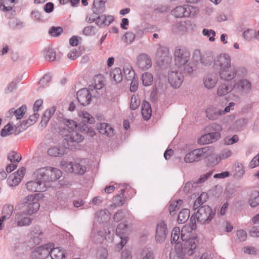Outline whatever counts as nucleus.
<instances>
[{
    "label": "nucleus",
    "mask_w": 259,
    "mask_h": 259,
    "mask_svg": "<svg viewBox=\"0 0 259 259\" xmlns=\"http://www.w3.org/2000/svg\"><path fill=\"white\" fill-rule=\"evenodd\" d=\"M231 64L230 56L228 54H221L215 57L214 67H219L222 69Z\"/></svg>",
    "instance_id": "4468645a"
},
{
    "label": "nucleus",
    "mask_w": 259,
    "mask_h": 259,
    "mask_svg": "<svg viewBox=\"0 0 259 259\" xmlns=\"http://www.w3.org/2000/svg\"><path fill=\"white\" fill-rule=\"evenodd\" d=\"M92 9L94 14H102L105 10V2L104 0H94Z\"/></svg>",
    "instance_id": "b1692460"
},
{
    "label": "nucleus",
    "mask_w": 259,
    "mask_h": 259,
    "mask_svg": "<svg viewBox=\"0 0 259 259\" xmlns=\"http://www.w3.org/2000/svg\"><path fill=\"white\" fill-rule=\"evenodd\" d=\"M215 57L211 51H207L201 54L200 57V63L205 66H210L213 63L214 65Z\"/></svg>",
    "instance_id": "a211bd4d"
},
{
    "label": "nucleus",
    "mask_w": 259,
    "mask_h": 259,
    "mask_svg": "<svg viewBox=\"0 0 259 259\" xmlns=\"http://www.w3.org/2000/svg\"><path fill=\"white\" fill-rule=\"evenodd\" d=\"M239 140L238 136L236 135H234L232 137H227L224 139V144L226 145H232Z\"/></svg>",
    "instance_id": "774afa93"
},
{
    "label": "nucleus",
    "mask_w": 259,
    "mask_h": 259,
    "mask_svg": "<svg viewBox=\"0 0 259 259\" xmlns=\"http://www.w3.org/2000/svg\"><path fill=\"white\" fill-rule=\"evenodd\" d=\"M202 34L204 36L209 37V40L210 41H214L215 40L214 36H215V32L212 29H207L204 28L202 30Z\"/></svg>",
    "instance_id": "052dcab7"
},
{
    "label": "nucleus",
    "mask_w": 259,
    "mask_h": 259,
    "mask_svg": "<svg viewBox=\"0 0 259 259\" xmlns=\"http://www.w3.org/2000/svg\"><path fill=\"white\" fill-rule=\"evenodd\" d=\"M198 142L200 144H206L208 143H212V140L210 137L209 133L202 136L199 139Z\"/></svg>",
    "instance_id": "338daca9"
},
{
    "label": "nucleus",
    "mask_w": 259,
    "mask_h": 259,
    "mask_svg": "<svg viewBox=\"0 0 259 259\" xmlns=\"http://www.w3.org/2000/svg\"><path fill=\"white\" fill-rule=\"evenodd\" d=\"M168 234L166 224L164 221H160L156 225L155 239L157 243L163 242Z\"/></svg>",
    "instance_id": "1a4fd4ad"
},
{
    "label": "nucleus",
    "mask_w": 259,
    "mask_h": 259,
    "mask_svg": "<svg viewBox=\"0 0 259 259\" xmlns=\"http://www.w3.org/2000/svg\"><path fill=\"white\" fill-rule=\"evenodd\" d=\"M50 254L52 259H65V250L60 247L53 248Z\"/></svg>",
    "instance_id": "cd10ccee"
},
{
    "label": "nucleus",
    "mask_w": 259,
    "mask_h": 259,
    "mask_svg": "<svg viewBox=\"0 0 259 259\" xmlns=\"http://www.w3.org/2000/svg\"><path fill=\"white\" fill-rule=\"evenodd\" d=\"M9 26L13 29H19L23 26V23L21 21L16 18H14L9 22Z\"/></svg>",
    "instance_id": "4d7b16f0"
},
{
    "label": "nucleus",
    "mask_w": 259,
    "mask_h": 259,
    "mask_svg": "<svg viewBox=\"0 0 259 259\" xmlns=\"http://www.w3.org/2000/svg\"><path fill=\"white\" fill-rule=\"evenodd\" d=\"M125 198L120 195H116L112 198L113 202L116 206H121L125 202Z\"/></svg>",
    "instance_id": "e2e57ef3"
},
{
    "label": "nucleus",
    "mask_w": 259,
    "mask_h": 259,
    "mask_svg": "<svg viewBox=\"0 0 259 259\" xmlns=\"http://www.w3.org/2000/svg\"><path fill=\"white\" fill-rule=\"evenodd\" d=\"M87 170V168L85 166L78 163H74V168L73 172L79 175H82L85 173Z\"/></svg>",
    "instance_id": "13d9d810"
},
{
    "label": "nucleus",
    "mask_w": 259,
    "mask_h": 259,
    "mask_svg": "<svg viewBox=\"0 0 259 259\" xmlns=\"http://www.w3.org/2000/svg\"><path fill=\"white\" fill-rule=\"evenodd\" d=\"M191 25L188 22H180L175 24L172 30L175 33H185L188 31Z\"/></svg>",
    "instance_id": "5701e85b"
},
{
    "label": "nucleus",
    "mask_w": 259,
    "mask_h": 259,
    "mask_svg": "<svg viewBox=\"0 0 259 259\" xmlns=\"http://www.w3.org/2000/svg\"><path fill=\"white\" fill-rule=\"evenodd\" d=\"M90 90L93 91L91 86H90L89 89H82L77 93V99L78 102L83 106L88 105L92 101V95Z\"/></svg>",
    "instance_id": "9d476101"
},
{
    "label": "nucleus",
    "mask_w": 259,
    "mask_h": 259,
    "mask_svg": "<svg viewBox=\"0 0 259 259\" xmlns=\"http://www.w3.org/2000/svg\"><path fill=\"white\" fill-rule=\"evenodd\" d=\"M127 228L128 225L127 224L121 223L118 224L116 229V235L119 236L121 240L119 243L121 248H122L126 243L125 238Z\"/></svg>",
    "instance_id": "f3484780"
},
{
    "label": "nucleus",
    "mask_w": 259,
    "mask_h": 259,
    "mask_svg": "<svg viewBox=\"0 0 259 259\" xmlns=\"http://www.w3.org/2000/svg\"><path fill=\"white\" fill-rule=\"evenodd\" d=\"M219 73L221 79L229 81L236 77L237 69L234 65L231 64L227 67L220 69Z\"/></svg>",
    "instance_id": "6e6552de"
},
{
    "label": "nucleus",
    "mask_w": 259,
    "mask_h": 259,
    "mask_svg": "<svg viewBox=\"0 0 259 259\" xmlns=\"http://www.w3.org/2000/svg\"><path fill=\"white\" fill-rule=\"evenodd\" d=\"M26 187L28 191L32 192H43L47 189L40 179H34L28 182L26 184Z\"/></svg>",
    "instance_id": "ddd939ff"
},
{
    "label": "nucleus",
    "mask_w": 259,
    "mask_h": 259,
    "mask_svg": "<svg viewBox=\"0 0 259 259\" xmlns=\"http://www.w3.org/2000/svg\"><path fill=\"white\" fill-rule=\"evenodd\" d=\"M82 33L85 35H94L96 34V28L93 26H87L83 28Z\"/></svg>",
    "instance_id": "0e129e2a"
},
{
    "label": "nucleus",
    "mask_w": 259,
    "mask_h": 259,
    "mask_svg": "<svg viewBox=\"0 0 259 259\" xmlns=\"http://www.w3.org/2000/svg\"><path fill=\"white\" fill-rule=\"evenodd\" d=\"M233 90V88L231 85L227 83H222L218 88L217 95L219 96H224L229 93Z\"/></svg>",
    "instance_id": "473e14b6"
},
{
    "label": "nucleus",
    "mask_w": 259,
    "mask_h": 259,
    "mask_svg": "<svg viewBox=\"0 0 259 259\" xmlns=\"http://www.w3.org/2000/svg\"><path fill=\"white\" fill-rule=\"evenodd\" d=\"M44 52L46 60L48 61H53L59 60L56 57L55 51L53 49L50 48H46Z\"/></svg>",
    "instance_id": "c9c22d12"
},
{
    "label": "nucleus",
    "mask_w": 259,
    "mask_h": 259,
    "mask_svg": "<svg viewBox=\"0 0 259 259\" xmlns=\"http://www.w3.org/2000/svg\"><path fill=\"white\" fill-rule=\"evenodd\" d=\"M13 206L7 204L4 206L2 210V216L0 218V230L4 228V222L10 218L13 211Z\"/></svg>",
    "instance_id": "dca6fc26"
},
{
    "label": "nucleus",
    "mask_w": 259,
    "mask_h": 259,
    "mask_svg": "<svg viewBox=\"0 0 259 259\" xmlns=\"http://www.w3.org/2000/svg\"><path fill=\"white\" fill-rule=\"evenodd\" d=\"M252 220L254 225L250 230V234L253 237H259V214L255 215Z\"/></svg>",
    "instance_id": "c756f323"
},
{
    "label": "nucleus",
    "mask_w": 259,
    "mask_h": 259,
    "mask_svg": "<svg viewBox=\"0 0 259 259\" xmlns=\"http://www.w3.org/2000/svg\"><path fill=\"white\" fill-rule=\"evenodd\" d=\"M124 74H125L126 78L131 80L132 78L135 77V73L134 70L131 66H127L123 69Z\"/></svg>",
    "instance_id": "6e6d98bb"
},
{
    "label": "nucleus",
    "mask_w": 259,
    "mask_h": 259,
    "mask_svg": "<svg viewBox=\"0 0 259 259\" xmlns=\"http://www.w3.org/2000/svg\"><path fill=\"white\" fill-rule=\"evenodd\" d=\"M156 56L162 62H167L170 59L169 49L167 47L160 46L157 50Z\"/></svg>",
    "instance_id": "4be33fe9"
},
{
    "label": "nucleus",
    "mask_w": 259,
    "mask_h": 259,
    "mask_svg": "<svg viewBox=\"0 0 259 259\" xmlns=\"http://www.w3.org/2000/svg\"><path fill=\"white\" fill-rule=\"evenodd\" d=\"M63 32L60 27H52L49 30V34L53 36H58Z\"/></svg>",
    "instance_id": "69168bd1"
},
{
    "label": "nucleus",
    "mask_w": 259,
    "mask_h": 259,
    "mask_svg": "<svg viewBox=\"0 0 259 259\" xmlns=\"http://www.w3.org/2000/svg\"><path fill=\"white\" fill-rule=\"evenodd\" d=\"M183 200L181 199L170 202V206L169 207V211L171 215L172 216L175 214V211L180 209L181 206L183 204Z\"/></svg>",
    "instance_id": "79ce46f5"
},
{
    "label": "nucleus",
    "mask_w": 259,
    "mask_h": 259,
    "mask_svg": "<svg viewBox=\"0 0 259 259\" xmlns=\"http://www.w3.org/2000/svg\"><path fill=\"white\" fill-rule=\"evenodd\" d=\"M245 173L244 168L242 163L236 162L233 166L232 175L236 178H241Z\"/></svg>",
    "instance_id": "bb28decb"
},
{
    "label": "nucleus",
    "mask_w": 259,
    "mask_h": 259,
    "mask_svg": "<svg viewBox=\"0 0 259 259\" xmlns=\"http://www.w3.org/2000/svg\"><path fill=\"white\" fill-rule=\"evenodd\" d=\"M48 172L50 178H60L62 175L61 170L51 166H48Z\"/></svg>",
    "instance_id": "de8ad7c7"
},
{
    "label": "nucleus",
    "mask_w": 259,
    "mask_h": 259,
    "mask_svg": "<svg viewBox=\"0 0 259 259\" xmlns=\"http://www.w3.org/2000/svg\"><path fill=\"white\" fill-rule=\"evenodd\" d=\"M142 81L145 86H148L151 84L153 81V76L149 72H145L142 75Z\"/></svg>",
    "instance_id": "603ef678"
},
{
    "label": "nucleus",
    "mask_w": 259,
    "mask_h": 259,
    "mask_svg": "<svg viewBox=\"0 0 259 259\" xmlns=\"http://www.w3.org/2000/svg\"><path fill=\"white\" fill-rule=\"evenodd\" d=\"M13 127L10 123L7 124L2 130L1 135L2 137H6L13 133Z\"/></svg>",
    "instance_id": "bf43d9fd"
},
{
    "label": "nucleus",
    "mask_w": 259,
    "mask_h": 259,
    "mask_svg": "<svg viewBox=\"0 0 259 259\" xmlns=\"http://www.w3.org/2000/svg\"><path fill=\"white\" fill-rule=\"evenodd\" d=\"M197 8L190 5H185L181 6H178L171 11L173 16L177 18L183 17H189L193 15L196 13Z\"/></svg>",
    "instance_id": "0eeeda50"
},
{
    "label": "nucleus",
    "mask_w": 259,
    "mask_h": 259,
    "mask_svg": "<svg viewBox=\"0 0 259 259\" xmlns=\"http://www.w3.org/2000/svg\"><path fill=\"white\" fill-rule=\"evenodd\" d=\"M111 79L115 83H118L122 80V74L121 69L119 68H115L110 73Z\"/></svg>",
    "instance_id": "58836bf2"
},
{
    "label": "nucleus",
    "mask_w": 259,
    "mask_h": 259,
    "mask_svg": "<svg viewBox=\"0 0 259 259\" xmlns=\"http://www.w3.org/2000/svg\"><path fill=\"white\" fill-rule=\"evenodd\" d=\"M56 111V107L55 106H53L51 108L47 110L42 117L41 123L44 124L45 125L48 123L50 119L54 114Z\"/></svg>",
    "instance_id": "a19ab883"
},
{
    "label": "nucleus",
    "mask_w": 259,
    "mask_h": 259,
    "mask_svg": "<svg viewBox=\"0 0 259 259\" xmlns=\"http://www.w3.org/2000/svg\"><path fill=\"white\" fill-rule=\"evenodd\" d=\"M248 202L252 207H254L259 205V192L254 191L251 193Z\"/></svg>",
    "instance_id": "4c0bfd02"
},
{
    "label": "nucleus",
    "mask_w": 259,
    "mask_h": 259,
    "mask_svg": "<svg viewBox=\"0 0 259 259\" xmlns=\"http://www.w3.org/2000/svg\"><path fill=\"white\" fill-rule=\"evenodd\" d=\"M6 1V0H0V10L5 12L6 16L10 18L15 13V11L13 10L12 7L5 6Z\"/></svg>",
    "instance_id": "ea45409f"
},
{
    "label": "nucleus",
    "mask_w": 259,
    "mask_h": 259,
    "mask_svg": "<svg viewBox=\"0 0 259 259\" xmlns=\"http://www.w3.org/2000/svg\"><path fill=\"white\" fill-rule=\"evenodd\" d=\"M167 80L171 87L178 89L183 82L184 75L180 71L171 70L168 72Z\"/></svg>",
    "instance_id": "423d86ee"
},
{
    "label": "nucleus",
    "mask_w": 259,
    "mask_h": 259,
    "mask_svg": "<svg viewBox=\"0 0 259 259\" xmlns=\"http://www.w3.org/2000/svg\"><path fill=\"white\" fill-rule=\"evenodd\" d=\"M237 85L240 88L243 93L246 94L249 93L252 88L251 82L246 79L238 80L237 83Z\"/></svg>",
    "instance_id": "a878e982"
},
{
    "label": "nucleus",
    "mask_w": 259,
    "mask_h": 259,
    "mask_svg": "<svg viewBox=\"0 0 259 259\" xmlns=\"http://www.w3.org/2000/svg\"><path fill=\"white\" fill-rule=\"evenodd\" d=\"M48 154L52 157H61L65 154V150L59 146H52L48 150Z\"/></svg>",
    "instance_id": "c85d7f7f"
},
{
    "label": "nucleus",
    "mask_w": 259,
    "mask_h": 259,
    "mask_svg": "<svg viewBox=\"0 0 259 259\" xmlns=\"http://www.w3.org/2000/svg\"><path fill=\"white\" fill-rule=\"evenodd\" d=\"M43 233L39 227H34L30 232L31 240L35 245L39 244L42 241Z\"/></svg>",
    "instance_id": "412c9836"
},
{
    "label": "nucleus",
    "mask_w": 259,
    "mask_h": 259,
    "mask_svg": "<svg viewBox=\"0 0 259 259\" xmlns=\"http://www.w3.org/2000/svg\"><path fill=\"white\" fill-rule=\"evenodd\" d=\"M114 21L112 16L102 15L96 18V24L100 27H104L110 24Z\"/></svg>",
    "instance_id": "aec40b11"
},
{
    "label": "nucleus",
    "mask_w": 259,
    "mask_h": 259,
    "mask_svg": "<svg viewBox=\"0 0 259 259\" xmlns=\"http://www.w3.org/2000/svg\"><path fill=\"white\" fill-rule=\"evenodd\" d=\"M218 81V75L215 72L209 73L206 74L203 79V84L207 89L213 88Z\"/></svg>",
    "instance_id": "2eb2a0df"
},
{
    "label": "nucleus",
    "mask_w": 259,
    "mask_h": 259,
    "mask_svg": "<svg viewBox=\"0 0 259 259\" xmlns=\"http://www.w3.org/2000/svg\"><path fill=\"white\" fill-rule=\"evenodd\" d=\"M27 107L26 105H22L21 107L15 110L14 108H11L9 111V114L13 113L17 120L23 118L26 113Z\"/></svg>",
    "instance_id": "7c9ffc66"
},
{
    "label": "nucleus",
    "mask_w": 259,
    "mask_h": 259,
    "mask_svg": "<svg viewBox=\"0 0 259 259\" xmlns=\"http://www.w3.org/2000/svg\"><path fill=\"white\" fill-rule=\"evenodd\" d=\"M7 159L12 163L17 164L21 160V156L16 152L12 151L8 153Z\"/></svg>",
    "instance_id": "49530a36"
},
{
    "label": "nucleus",
    "mask_w": 259,
    "mask_h": 259,
    "mask_svg": "<svg viewBox=\"0 0 259 259\" xmlns=\"http://www.w3.org/2000/svg\"><path fill=\"white\" fill-rule=\"evenodd\" d=\"M190 217V211L188 209H183L179 213L178 217V222L184 224L187 221Z\"/></svg>",
    "instance_id": "c03bdc74"
},
{
    "label": "nucleus",
    "mask_w": 259,
    "mask_h": 259,
    "mask_svg": "<svg viewBox=\"0 0 259 259\" xmlns=\"http://www.w3.org/2000/svg\"><path fill=\"white\" fill-rule=\"evenodd\" d=\"M197 245L196 238L190 239L184 244V247L179 242L175 245V251L170 254V259H184L185 253L191 255L194 253V250Z\"/></svg>",
    "instance_id": "20e7f679"
},
{
    "label": "nucleus",
    "mask_w": 259,
    "mask_h": 259,
    "mask_svg": "<svg viewBox=\"0 0 259 259\" xmlns=\"http://www.w3.org/2000/svg\"><path fill=\"white\" fill-rule=\"evenodd\" d=\"M206 116L211 120L218 119L222 115V107L221 105H214L210 106L206 110Z\"/></svg>",
    "instance_id": "f8f14e48"
},
{
    "label": "nucleus",
    "mask_w": 259,
    "mask_h": 259,
    "mask_svg": "<svg viewBox=\"0 0 259 259\" xmlns=\"http://www.w3.org/2000/svg\"><path fill=\"white\" fill-rule=\"evenodd\" d=\"M60 166L63 169L68 172H73L74 171V163L72 162L61 161L60 162Z\"/></svg>",
    "instance_id": "3c124183"
},
{
    "label": "nucleus",
    "mask_w": 259,
    "mask_h": 259,
    "mask_svg": "<svg viewBox=\"0 0 259 259\" xmlns=\"http://www.w3.org/2000/svg\"><path fill=\"white\" fill-rule=\"evenodd\" d=\"M213 152V148L212 147H204L196 149L188 153L184 157V161L186 163L198 161L202 158L211 155Z\"/></svg>",
    "instance_id": "39448f33"
},
{
    "label": "nucleus",
    "mask_w": 259,
    "mask_h": 259,
    "mask_svg": "<svg viewBox=\"0 0 259 259\" xmlns=\"http://www.w3.org/2000/svg\"><path fill=\"white\" fill-rule=\"evenodd\" d=\"M60 120L69 130L66 134L65 133V129L64 131H62V134L64 137L62 142V146L65 149L76 150L78 144L82 142L84 139V137L76 131L79 128V125L73 120L62 118Z\"/></svg>",
    "instance_id": "f257e3e1"
},
{
    "label": "nucleus",
    "mask_w": 259,
    "mask_h": 259,
    "mask_svg": "<svg viewBox=\"0 0 259 259\" xmlns=\"http://www.w3.org/2000/svg\"><path fill=\"white\" fill-rule=\"evenodd\" d=\"M142 114L143 118L146 120L149 119L151 117L152 110L149 102L147 101L143 102L142 106Z\"/></svg>",
    "instance_id": "2f4dec72"
},
{
    "label": "nucleus",
    "mask_w": 259,
    "mask_h": 259,
    "mask_svg": "<svg viewBox=\"0 0 259 259\" xmlns=\"http://www.w3.org/2000/svg\"><path fill=\"white\" fill-rule=\"evenodd\" d=\"M236 191V187L232 184H229L226 188L224 194L227 199H229Z\"/></svg>",
    "instance_id": "5fc2aeb1"
},
{
    "label": "nucleus",
    "mask_w": 259,
    "mask_h": 259,
    "mask_svg": "<svg viewBox=\"0 0 259 259\" xmlns=\"http://www.w3.org/2000/svg\"><path fill=\"white\" fill-rule=\"evenodd\" d=\"M196 212L194 213L190 218V228L192 230L197 228L196 221L201 225L208 224L213 219L215 211L208 205H204L197 208Z\"/></svg>",
    "instance_id": "7ed1b4c3"
},
{
    "label": "nucleus",
    "mask_w": 259,
    "mask_h": 259,
    "mask_svg": "<svg viewBox=\"0 0 259 259\" xmlns=\"http://www.w3.org/2000/svg\"><path fill=\"white\" fill-rule=\"evenodd\" d=\"M99 132L107 137H112L114 135V130L110 124L106 123H101L98 127Z\"/></svg>",
    "instance_id": "393cba45"
},
{
    "label": "nucleus",
    "mask_w": 259,
    "mask_h": 259,
    "mask_svg": "<svg viewBox=\"0 0 259 259\" xmlns=\"http://www.w3.org/2000/svg\"><path fill=\"white\" fill-rule=\"evenodd\" d=\"M104 77L101 74L97 75L94 77V88L95 90H100L104 84Z\"/></svg>",
    "instance_id": "09e8293b"
},
{
    "label": "nucleus",
    "mask_w": 259,
    "mask_h": 259,
    "mask_svg": "<svg viewBox=\"0 0 259 259\" xmlns=\"http://www.w3.org/2000/svg\"><path fill=\"white\" fill-rule=\"evenodd\" d=\"M208 198V195L206 193H202L195 201L193 208L196 210L200 207L203 206V204L206 202Z\"/></svg>",
    "instance_id": "f704fd0d"
},
{
    "label": "nucleus",
    "mask_w": 259,
    "mask_h": 259,
    "mask_svg": "<svg viewBox=\"0 0 259 259\" xmlns=\"http://www.w3.org/2000/svg\"><path fill=\"white\" fill-rule=\"evenodd\" d=\"M79 115L84 123L93 124L95 122L94 118L86 111H82Z\"/></svg>",
    "instance_id": "a18cd8bd"
},
{
    "label": "nucleus",
    "mask_w": 259,
    "mask_h": 259,
    "mask_svg": "<svg viewBox=\"0 0 259 259\" xmlns=\"http://www.w3.org/2000/svg\"><path fill=\"white\" fill-rule=\"evenodd\" d=\"M33 177H36V178H49L48 166L36 169L33 172Z\"/></svg>",
    "instance_id": "e433bc0d"
},
{
    "label": "nucleus",
    "mask_w": 259,
    "mask_h": 259,
    "mask_svg": "<svg viewBox=\"0 0 259 259\" xmlns=\"http://www.w3.org/2000/svg\"><path fill=\"white\" fill-rule=\"evenodd\" d=\"M204 180L205 179H198L196 182L191 181L186 183L184 187V191L186 193H189L190 191H193L197 188L199 183H203Z\"/></svg>",
    "instance_id": "72a5a7b5"
},
{
    "label": "nucleus",
    "mask_w": 259,
    "mask_h": 259,
    "mask_svg": "<svg viewBox=\"0 0 259 259\" xmlns=\"http://www.w3.org/2000/svg\"><path fill=\"white\" fill-rule=\"evenodd\" d=\"M39 203L37 201L28 203L26 205V214H31L36 212L39 209Z\"/></svg>",
    "instance_id": "37998d69"
},
{
    "label": "nucleus",
    "mask_w": 259,
    "mask_h": 259,
    "mask_svg": "<svg viewBox=\"0 0 259 259\" xmlns=\"http://www.w3.org/2000/svg\"><path fill=\"white\" fill-rule=\"evenodd\" d=\"M50 254V251L47 247L44 246H39L36 247L33 252L32 259H43Z\"/></svg>",
    "instance_id": "6ab92c4d"
},
{
    "label": "nucleus",
    "mask_w": 259,
    "mask_h": 259,
    "mask_svg": "<svg viewBox=\"0 0 259 259\" xmlns=\"http://www.w3.org/2000/svg\"><path fill=\"white\" fill-rule=\"evenodd\" d=\"M140 105L139 98L136 96H133L131 100L130 108L132 110H136Z\"/></svg>",
    "instance_id": "680f3d73"
},
{
    "label": "nucleus",
    "mask_w": 259,
    "mask_h": 259,
    "mask_svg": "<svg viewBox=\"0 0 259 259\" xmlns=\"http://www.w3.org/2000/svg\"><path fill=\"white\" fill-rule=\"evenodd\" d=\"M243 37L247 40H250L257 37L256 32L253 29H247L243 32Z\"/></svg>",
    "instance_id": "864d4df0"
},
{
    "label": "nucleus",
    "mask_w": 259,
    "mask_h": 259,
    "mask_svg": "<svg viewBox=\"0 0 259 259\" xmlns=\"http://www.w3.org/2000/svg\"><path fill=\"white\" fill-rule=\"evenodd\" d=\"M136 64L142 70H148L152 66V60L148 54L142 53L137 57Z\"/></svg>",
    "instance_id": "9b49d317"
},
{
    "label": "nucleus",
    "mask_w": 259,
    "mask_h": 259,
    "mask_svg": "<svg viewBox=\"0 0 259 259\" xmlns=\"http://www.w3.org/2000/svg\"><path fill=\"white\" fill-rule=\"evenodd\" d=\"M174 57L175 65L178 68H183L188 73L193 72L194 65L191 62V53L188 49L184 46L176 47Z\"/></svg>",
    "instance_id": "f03ea898"
},
{
    "label": "nucleus",
    "mask_w": 259,
    "mask_h": 259,
    "mask_svg": "<svg viewBox=\"0 0 259 259\" xmlns=\"http://www.w3.org/2000/svg\"><path fill=\"white\" fill-rule=\"evenodd\" d=\"M180 238V229L178 227H175L171 232V243L177 244V242L182 243L179 240Z\"/></svg>",
    "instance_id": "8fccbe9b"
}]
</instances>
